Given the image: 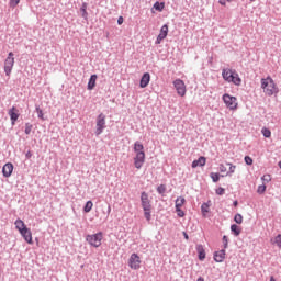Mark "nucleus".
Here are the masks:
<instances>
[{
	"instance_id": "f257e3e1",
	"label": "nucleus",
	"mask_w": 281,
	"mask_h": 281,
	"mask_svg": "<svg viewBox=\"0 0 281 281\" xmlns=\"http://www.w3.org/2000/svg\"><path fill=\"white\" fill-rule=\"evenodd\" d=\"M222 78L226 82H232L233 85H235V87H240L243 82V79H240V76H238V72L229 68H224L222 70Z\"/></svg>"
},
{
	"instance_id": "f03ea898",
	"label": "nucleus",
	"mask_w": 281,
	"mask_h": 281,
	"mask_svg": "<svg viewBox=\"0 0 281 281\" xmlns=\"http://www.w3.org/2000/svg\"><path fill=\"white\" fill-rule=\"evenodd\" d=\"M261 89L263 90V93L269 97L278 93V87L276 86V81H273L271 76L261 79Z\"/></svg>"
},
{
	"instance_id": "7ed1b4c3",
	"label": "nucleus",
	"mask_w": 281,
	"mask_h": 281,
	"mask_svg": "<svg viewBox=\"0 0 281 281\" xmlns=\"http://www.w3.org/2000/svg\"><path fill=\"white\" fill-rule=\"evenodd\" d=\"M102 238H103L102 232L86 236V240L88 241L90 247H94L95 249H98V247L102 245Z\"/></svg>"
},
{
	"instance_id": "20e7f679",
	"label": "nucleus",
	"mask_w": 281,
	"mask_h": 281,
	"mask_svg": "<svg viewBox=\"0 0 281 281\" xmlns=\"http://www.w3.org/2000/svg\"><path fill=\"white\" fill-rule=\"evenodd\" d=\"M104 128H106V115L104 113H100L97 116L95 135H102V133H104Z\"/></svg>"
},
{
	"instance_id": "39448f33",
	"label": "nucleus",
	"mask_w": 281,
	"mask_h": 281,
	"mask_svg": "<svg viewBox=\"0 0 281 281\" xmlns=\"http://www.w3.org/2000/svg\"><path fill=\"white\" fill-rule=\"evenodd\" d=\"M12 69H14V53L10 52L4 60L5 76H10V74H12Z\"/></svg>"
},
{
	"instance_id": "423d86ee",
	"label": "nucleus",
	"mask_w": 281,
	"mask_h": 281,
	"mask_svg": "<svg viewBox=\"0 0 281 281\" xmlns=\"http://www.w3.org/2000/svg\"><path fill=\"white\" fill-rule=\"evenodd\" d=\"M223 101L226 104L227 109H229L231 111H236L238 109V102L236 97H232L227 93H225L223 95Z\"/></svg>"
},
{
	"instance_id": "0eeeda50",
	"label": "nucleus",
	"mask_w": 281,
	"mask_h": 281,
	"mask_svg": "<svg viewBox=\"0 0 281 281\" xmlns=\"http://www.w3.org/2000/svg\"><path fill=\"white\" fill-rule=\"evenodd\" d=\"M128 267L130 269H133L134 271H137L142 267V260L139 259V255L132 254L128 259Z\"/></svg>"
},
{
	"instance_id": "6e6552de",
	"label": "nucleus",
	"mask_w": 281,
	"mask_h": 281,
	"mask_svg": "<svg viewBox=\"0 0 281 281\" xmlns=\"http://www.w3.org/2000/svg\"><path fill=\"white\" fill-rule=\"evenodd\" d=\"M173 87L178 93V95H180L181 98H183V95H186V82H183V80L181 79H176L173 81Z\"/></svg>"
},
{
	"instance_id": "1a4fd4ad",
	"label": "nucleus",
	"mask_w": 281,
	"mask_h": 281,
	"mask_svg": "<svg viewBox=\"0 0 281 281\" xmlns=\"http://www.w3.org/2000/svg\"><path fill=\"white\" fill-rule=\"evenodd\" d=\"M140 205L143 210H153V204H150V198L146 191L140 193Z\"/></svg>"
},
{
	"instance_id": "9d476101",
	"label": "nucleus",
	"mask_w": 281,
	"mask_h": 281,
	"mask_svg": "<svg viewBox=\"0 0 281 281\" xmlns=\"http://www.w3.org/2000/svg\"><path fill=\"white\" fill-rule=\"evenodd\" d=\"M146 162V153H138L134 157V166L137 170H140L142 166Z\"/></svg>"
},
{
	"instance_id": "9b49d317",
	"label": "nucleus",
	"mask_w": 281,
	"mask_h": 281,
	"mask_svg": "<svg viewBox=\"0 0 281 281\" xmlns=\"http://www.w3.org/2000/svg\"><path fill=\"white\" fill-rule=\"evenodd\" d=\"M14 171V165L11 162L5 164L2 167V175L8 179V177H12V172Z\"/></svg>"
},
{
	"instance_id": "f8f14e48",
	"label": "nucleus",
	"mask_w": 281,
	"mask_h": 281,
	"mask_svg": "<svg viewBox=\"0 0 281 281\" xmlns=\"http://www.w3.org/2000/svg\"><path fill=\"white\" fill-rule=\"evenodd\" d=\"M22 238H24L25 243L32 245V231L30 228H24L20 232Z\"/></svg>"
},
{
	"instance_id": "ddd939ff",
	"label": "nucleus",
	"mask_w": 281,
	"mask_h": 281,
	"mask_svg": "<svg viewBox=\"0 0 281 281\" xmlns=\"http://www.w3.org/2000/svg\"><path fill=\"white\" fill-rule=\"evenodd\" d=\"M9 116H10L12 126H14V124H16V120H19V110H16L14 106H12L9 110Z\"/></svg>"
},
{
	"instance_id": "4468645a",
	"label": "nucleus",
	"mask_w": 281,
	"mask_h": 281,
	"mask_svg": "<svg viewBox=\"0 0 281 281\" xmlns=\"http://www.w3.org/2000/svg\"><path fill=\"white\" fill-rule=\"evenodd\" d=\"M150 85V74L149 72H145L139 81V87L140 89H146V86Z\"/></svg>"
},
{
	"instance_id": "2eb2a0df",
	"label": "nucleus",
	"mask_w": 281,
	"mask_h": 281,
	"mask_svg": "<svg viewBox=\"0 0 281 281\" xmlns=\"http://www.w3.org/2000/svg\"><path fill=\"white\" fill-rule=\"evenodd\" d=\"M213 258L215 262H223V260H225V249L215 251Z\"/></svg>"
},
{
	"instance_id": "dca6fc26",
	"label": "nucleus",
	"mask_w": 281,
	"mask_h": 281,
	"mask_svg": "<svg viewBox=\"0 0 281 281\" xmlns=\"http://www.w3.org/2000/svg\"><path fill=\"white\" fill-rule=\"evenodd\" d=\"M98 80V75H91L88 81V91H93L95 89V82Z\"/></svg>"
},
{
	"instance_id": "f3484780",
	"label": "nucleus",
	"mask_w": 281,
	"mask_h": 281,
	"mask_svg": "<svg viewBox=\"0 0 281 281\" xmlns=\"http://www.w3.org/2000/svg\"><path fill=\"white\" fill-rule=\"evenodd\" d=\"M205 164H206L205 157L201 156L199 159L192 161L191 168H199V166L203 167L205 166Z\"/></svg>"
},
{
	"instance_id": "a211bd4d",
	"label": "nucleus",
	"mask_w": 281,
	"mask_h": 281,
	"mask_svg": "<svg viewBox=\"0 0 281 281\" xmlns=\"http://www.w3.org/2000/svg\"><path fill=\"white\" fill-rule=\"evenodd\" d=\"M195 249L198 251L199 260L201 261L205 260V248H203V245L201 244L196 245Z\"/></svg>"
},
{
	"instance_id": "6ab92c4d",
	"label": "nucleus",
	"mask_w": 281,
	"mask_h": 281,
	"mask_svg": "<svg viewBox=\"0 0 281 281\" xmlns=\"http://www.w3.org/2000/svg\"><path fill=\"white\" fill-rule=\"evenodd\" d=\"M14 225H15V229H18L19 232H21L22 229H26L27 228V226H25V222H23V220H21V218H18L14 222Z\"/></svg>"
},
{
	"instance_id": "aec40b11",
	"label": "nucleus",
	"mask_w": 281,
	"mask_h": 281,
	"mask_svg": "<svg viewBox=\"0 0 281 281\" xmlns=\"http://www.w3.org/2000/svg\"><path fill=\"white\" fill-rule=\"evenodd\" d=\"M87 5H88L87 2H83L80 8L81 16L82 19H85V21H88L89 19V13L87 12Z\"/></svg>"
},
{
	"instance_id": "412c9836",
	"label": "nucleus",
	"mask_w": 281,
	"mask_h": 281,
	"mask_svg": "<svg viewBox=\"0 0 281 281\" xmlns=\"http://www.w3.org/2000/svg\"><path fill=\"white\" fill-rule=\"evenodd\" d=\"M134 153H136V155H139V153H144V145L139 143V140H136L134 143Z\"/></svg>"
},
{
	"instance_id": "4be33fe9",
	"label": "nucleus",
	"mask_w": 281,
	"mask_h": 281,
	"mask_svg": "<svg viewBox=\"0 0 281 281\" xmlns=\"http://www.w3.org/2000/svg\"><path fill=\"white\" fill-rule=\"evenodd\" d=\"M183 205H186V198H183V196H178L177 199H176V205H175V207H183Z\"/></svg>"
},
{
	"instance_id": "5701e85b",
	"label": "nucleus",
	"mask_w": 281,
	"mask_h": 281,
	"mask_svg": "<svg viewBox=\"0 0 281 281\" xmlns=\"http://www.w3.org/2000/svg\"><path fill=\"white\" fill-rule=\"evenodd\" d=\"M231 232L234 236H240V226L236 224L231 225Z\"/></svg>"
},
{
	"instance_id": "b1692460",
	"label": "nucleus",
	"mask_w": 281,
	"mask_h": 281,
	"mask_svg": "<svg viewBox=\"0 0 281 281\" xmlns=\"http://www.w3.org/2000/svg\"><path fill=\"white\" fill-rule=\"evenodd\" d=\"M226 166H229V170L226 173V177H232L236 172V165H232V162H226Z\"/></svg>"
},
{
	"instance_id": "393cba45",
	"label": "nucleus",
	"mask_w": 281,
	"mask_h": 281,
	"mask_svg": "<svg viewBox=\"0 0 281 281\" xmlns=\"http://www.w3.org/2000/svg\"><path fill=\"white\" fill-rule=\"evenodd\" d=\"M154 8L157 10V12H164V9L166 8L165 2H155Z\"/></svg>"
},
{
	"instance_id": "a878e982",
	"label": "nucleus",
	"mask_w": 281,
	"mask_h": 281,
	"mask_svg": "<svg viewBox=\"0 0 281 281\" xmlns=\"http://www.w3.org/2000/svg\"><path fill=\"white\" fill-rule=\"evenodd\" d=\"M91 210H93V202L91 200H89L86 205L83 206V212H86V214H89V212H91Z\"/></svg>"
},
{
	"instance_id": "bb28decb",
	"label": "nucleus",
	"mask_w": 281,
	"mask_h": 281,
	"mask_svg": "<svg viewBox=\"0 0 281 281\" xmlns=\"http://www.w3.org/2000/svg\"><path fill=\"white\" fill-rule=\"evenodd\" d=\"M158 35L162 36V38H166V36H168V24L161 26L160 33Z\"/></svg>"
},
{
	"instance_id": "cd10ccee",
	"label": "nucleus",
	"mask_w": 281,
	"mask_h": 281,
	"mask_svg": "<svg viewBox=\"0 0 281 281\" xmlns=\"http://www.w3.org/2000/svg\"><path fill=\"white\" fill-rule=\"evenodd\" d=\"M210 177L213 181V183H218L220 179H221V173H216V172H211ZM223 177V176H222Z\"/></svg>"
},
{
	"instance_id": "c85d7f7f",
	"label": "nucleus",
	"mask_w": 281,
	"mask_h": 281,
	"mask_svg": "<svg viewBox=\"0 0 281 281\" xmlns=\"http://www.w3.org/2000/svg\"><path fill=\"white\" fill-rule=\"evenodd\" d=\"M272 245H277V247H279V249H281V234H278L274 237V240H271Z\"/></svg>"
},
{
	"instance_id": "c756f323",
	"label": "nucleus",
	"mask_w": 281,
	"mask_h": 281,
	"mask_svg": "<svg viewBox=\"0 0 281 281\" xmlns=\"http://www.w3.org/2000/svg\"><path fill=\"white\" fill-rule=\"evenodd\" d=\"M201 212H202V215L205 216V214H207V212H210V204L203 203L201 205Z\"/></svg>"
},
{
	"instance_id": "7c9ffc66",
	"label": "nucleus",
	"mask_w": 281,
	"mask_h": 281,
	"mask_svg": "<svg viewBox=\"0 0 281 281\" xmlns=\"http://www.w3.org/2000/svg\"><path fill=\"white\" fill-rule=\"evenodd\" d=\"M234 221L237 225H243V215L240 213L235 214Z\"/></svg>"
},
{
	"instance_id": "2f4dec72",
	"label": "nucleus",
	"mask_w": 281,
	"mask_h": 281,
	"mask_svg": "<svg viewBox=\"0 0 281 281\" xmlns=\"http://www.w3.org/2000/svg\"><path fill=\"white\" fill-rule=\"evenodd\" d=\"M261 134L263 135V137L269 138L271 137V130L263 127L261 128Z\"/></svg>"
},
{
	"instance_id": "473e14b6",
	"label": "nucleus",
	"mask_w": 281,
	"mask_h": 281,
	"mask_svg": "<svg viewBox=\"0 0 281 281\" xmlns=\"http://www.w3.org/2000/svg\"><path fill=\"white\" fill-rule=\"evenodd\" d=\"M151 210L153 209L143 210L144 216H145L146 221H150V218H151Z\"/></svg>"
},
{
	"instance_id": "72a5a7b5",
	"label": "nucleus",
	"mask_w": 281,
	"mask_h": 281,
	"mask_svg": "<svg viewBox=\"0 0 281 281\" xmlns=\"http://www.w3.org/2000/svg\"><path fill=\"white\" fill-rule=\"evenodd\" d=\"M222 240H223V247H224V250H225L229 247V239L227 238V235H224Z\"/></svg>"
},
{
	"instance_id": "f704fd0d",
	"label": "nucleus",
	"mask_w": 281,
	"mask_h": 281,
	"mask_svg": "<svg viewBox=\"0 0 281 281\" xmlns=\"http://www.w3.org/2000/svg\"><path fill=\"white\" fill-rule=\"evenodd\" d=\"M32 128H33V125L31 123H25V130H24L25 135H30V133H32Z\"/></svg>"
},
{
	"instance_id": "c9c22d12",
	"label": "nucleus",
	"mask_w": 281,
	"mask_h": 281,
	"mask_svg": "<svg viewBox=\"0 0 281 281\" xmlns=\"http://www.w3.org/2000/svg\"><path fill=\"white\" fill-rule=\"evenodd\" d=\"M158 194H166V184H160L157 187Z\"/></svg>"
},
{
	"instance_id": "e433bc0d",
	"label": "nucleus",
	"mask_w": 281,
	"mask_h": 281,
	"mask_svg": "<svg viewBox=\"0 0 281 281\" xmlns=\"http://www.w3.org/2000/svg\"><path fill=\"white\" fill-rule=\"evenodd\" d=\"M35 111L37 113V117H40V120H44V117H43L44 114H43V110L41 109V106L36 105Z\"/></svg>"
},
{
	"instance_id": "4c0bfd02",
	"label": "nucleus",
	"mask_w": 281,
	"mask_h": 281,
	"mask_svg": "<svg viewBox=\"0 0 281 281\" xmlns=\"http://www.w3.org/2000/svg\"><path fill=\"white\" fill-rule=\"evenodd\" d=\"M266 191H267V186L265 184L259 186L257 189L258 194H265Z\"/></svg>"
},
{
	"instance_id": "58836bf2",
	"label": "nucleus",
	"mask_w": 281,
	"mask_h": 281,
	"mask_svg": "<svg viewBox=\"0 0 281 281\" xmlns=\"http://www.w3.org/2000/svg\"><path fill=\"white\" fill-rule=\"evenodd\" d=\"M176 212H177V216H179V218H183V216H186V212H183V210H181V207H176Z\"/></svg>"
},
{
	"instance_id": "ea45409f",
	"label": "nucleus",
	"mask_w": 281,
	"mask_h": 281,
	"mask_svg": "<svg viewBox=\"0 0 281 281\" xmlns=\"http://www.w3.org/2000/svg\"><path fill=\"white\" fill-rule=\"evenodd\" d=\"M244 161L247 166H252L254 159L249 156H245Z\"/></svg>"
},
{
	"instance_id": "a19ab883",
	"label": "nucleus",
	"mask_w": 281,
	"mask_h": 281,
	"mask_svg": "<svg viewBox=\"0 0 281 281\" xmlns=\"http://www.w3.org/2000/svg\"><path fill=\"white\" fill-rule=\"evenodd\" d=\"M215 194H217L218 196H223V194H225V189L223 187H220L215 190Z\"/></svg>"
},
{
	"instance_id": "79ce46f5",
	"label": "nucleus",
	"mask_w": 281,
	"mask_h": 281,
	"mask_svg": "<svg viewBox=\"0 0 281 281\" xmlns=\"http://www.w3.org/2000/svg\"><path fill=\"white\" fill-rule=\"evenodd\" d=\"M21 3V0H10L9 5L10 8H16Z\"/></svg>"
},
{
	"instance_id": "37998d69",
	"label": "nucleus",
	"mask_w": 281,
	"mask_h": 281,
	"mask_svg": "<svg viewBox=\"0 0 281 281\" xmlns=\"http://www.w3.org/2000/svg\"><path fill=\"white\" fill-rule=\"evenodd\" d=\"M261 180L265 183H269V181H271V176L270 175H265V176L261 177Z\"/></svg>"
},
{
	"instance_id": "c03bdc74",
	"label": "nucleus",
	"mask_w": 281,
	"mask_h": 281,
	"mask_svg": "<svg viewBox=\"0 0 281 281\" xmlns=\"http://www.w3.org/2000/svg\"><path fill=\"white\" fill-rule=\"evenodd\" d=\"M164 38H166V37H162L161 35H158L157 40H156V45H159L164 41Z\"/></svg>"
},
{
	"instance_id": "a18cd8bd",
	"label": "nucleus",
	"mask_w": 281,
	"mask_h": 281,
	"mask_svg": "<svg viewBox=\"0 0 281 281\" xmlns=\"http://www.w3.org/2000/svg\"><path fill=\"white\" fill-rule=\"evenodd\" d=\"M220 172H227V167H225V165L221 164L220 165Z\"/></svg>"
},
{
	"instance_id": "49530a36",
	"label": "nucleus",
	"mask_w": 281,
	"mask_h": 281,
	"mask_svg": "<svg viewBox=\"0 0 281 281\" xmlns=\"http://www.w3.org/2000/svg\"><path fill=\"white\" fill-rule=\"evenodd\" d=\"M122 23H124V18L119 16V19H117V25H122Z\"/></svg>"
},
{
	"instance_id": "de8ad7c7",
	"label": "nucleus",
	"mask_w": 281,
	"mask_h": 281,
	"mask_svg": "<svg viewBox=\"0 0 281 281\" xmlns=\"http://www.w3.org/2000/svg\"><path fill=\"white\" fill-rule=\"evenodd\" d=\"M25 158L26 159H32V151H27L26 154H25Z\"/></svg>"
},
{
	"instance_id": "09e8293b",
	"label": "nucleus",
	"mask_w": 281,
	"mask_h": 281,
	"mask_svg": "<svg viewBox=\"0 0 281 281\" xmlns=\"http://www.w3.org/2000/svg\"><path fill=\"white\" fill-rule=\"evenodd\" d=\"M182 235H183V237H184L187 240H190V236L188 235L187 232H183Z\"/></svg>"
},
{
	"instance_id": "8fccbe9b",
	"label": "nucleus",
	"mask_w": 281,
	"mask_h": 281,
	"mask_svg": "<svg viewBox=\"0 0 281 281\" xmlns=\"http://www.w3.org/2000/svg\"><path fill=\"white\" fill-rule=\"evenodd\" d=\"M220 5H226V1L225 0H218Z\"/></svg>"
},
{
	"instance_id": "3c124183",
	"label": "nucleus",
	"mask_w": 281,
	"mask_h": 281,
	"mask_svg": "<svg viewBox=\"0 0 281 281\" xmlns=\"http://www.w3.org/2000/svg\"><path fill=\"white\" fill-rule=\"evenodd\" d=\"M233 205H234V207H238V202H237V200H235V201L233 202Z\"/></svg>"
},
{
	"instance_id": "603ef678",
	"label": "nucleus",
	"mask_w": 281,
	"mask_h": 281,
	"mask_svg": "<svg viewBox=\"0 0 281 281\" xmlns=\"http://www.w3.org/2000/svg\"><path fill=\"white\" fill-rule=\"evenodd\" d=\"M108 214H111V206L108 207Z\"/></svg>"
},
{
	"instance_id": "864d4df0",
	"label": "nucleus",
	"mask_w": 281,
	"mask_h": 281,
	"mask_svg": "<svg viewBox=\"0 0 281 281\" xmlns=\"http://www.w3.org/2000/svg\"><path fill=\"white\" fill-rule=\"evenodd\" d=\"M278 166H279V168L281 169V161H279Z\"/></svg>"
},
{
	"instance_id": "5fc2aeb1",
	"label": "nucleus",
	"mask_w": 281,
	"mask_h": 281,
	"mask_svg": "<svg viewBox=\"0 0 281 281\" xmlns=\"http://www.w3.org/2000/svg\"><path fill=\"white\" fill-rule=\"evenodd\" d=\"M250 1H256V0H250Z\"/></svg>"
},
{
	"instance_id": "6e6d98bb",
	"label": "nucleus",
	"mask_w": 281,
	"mask_h": 281,
	"mask_svg": "<svg viewBox=\"0 0 281 281\" xmlns=\"http://www.w3.org/2000/svg\"><path fill=\"white\" fill-rule=\"evenodd\" d=\"M226 1H232V0H226Z\"/></svg>"
}]
</instances>
